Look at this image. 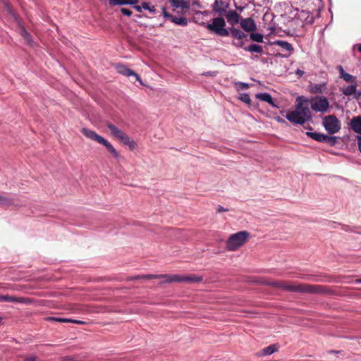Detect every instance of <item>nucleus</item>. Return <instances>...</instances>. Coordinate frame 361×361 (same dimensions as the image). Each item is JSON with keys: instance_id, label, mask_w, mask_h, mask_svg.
Instances as JSON below:
<instances>
[{"instance_id": "nucleus-1", "label": "nucleus", "mask_w": 361, "mask_h": 361, "mask_svg": "<svg viewBox=\"0 0 361 361\" xmlns=\"http://www.w3.org/2000/svg\"><path fill=\"white\" fill-rule=\"evenodd\" d=\"M310 101L304 96L298 97L295 101V109L288 111L286 118L293 124L302 125L312 119L310 109Z\"/></svg>"}, {"instance_id": "nucleus-2", "label": "nucleus", "mask_w": 361, "mask_h": 361, "mask_svg": "<svg viewBox=\"0 0 361 361\" xmlns=\"http://www.w3.org/2000/svg\"><path fill=\"white\" fill-rule=\"evenodd\" d=\"M271 286L299 293L319 294L324 292V288L322 286L307 283L290 284L288 282L280 281L271 283Z\"/></svg>"}, {"instance_id": "nucleus-3", "label": "nucleus", "mask_w": 361, "mask_h": 361, "mask_svg": "<svg viewBox=\"0 0 361 361\" xmlns=\"http://www.w3.org/2000/svg\"><path fill=\"white\" fill-rule=\"evenodd\" d=\"M81 131L86 137L105 146L114 158L118 159L119 157V152L114 146L104 137L98 135L95 131L87 128H82Z\"/></svg>"}, {"instance_id": "nucleus-4", "label": "nucleus", "mask_w": 361, "mask_h": 361, "mask_svg": "<svg viewBox=\"0 0 361 361\" xmlns=\"http://www.w3.org/2000/svg\"><path fill=\"white\" fill-rule=\"evenodd\" d=\"M250 237L247 231H240L231 235L226 242V249L229 251H234L245 243Z\"/></svg>"}, {"instance_id": "nucleus-5", "label": "nucleus", "mask_w": 361, "mask_h": 361, "mask_svg": "<svg viewBox=\"0 0 361 361\" xmlns=\"http://www.w3.org/2000/svg\"><path fill=\"white\" fill-rule=\"evenodd\" d=\"M204 25L212 32L222 37H227L229 35V32L225 28L226 22L221 17L215 18L212 20V23L205 24Z\"/></svg>"}, {"instance_id": "nucleus-6", "label": "nucleus", "mask_w": 361, "mask_h": 361, "mask_svg": "<svg viewBox=\"0 0 361 361\" xmlns=\"http://www.w3.org/2000/svg\"><path fill=\"white\" fill-rule=\"evenodd\" d=\"M322 124L325 130L330 134H335L341 129V122L334 116H326L323 118Z\"/></svg>"}, {"instance_id": "nucleus-7", "label": "nucleus", "mask_w": 361, "mask_h": 361, "mask_svg": "<svg viewBox=\"0 0 361 361\" xmlns=\"http://www.w3.org/2000/svg\"><path fill=\"white\" fill-rule=\"evenodd\" d=\"M310 104L312 109L316 112L326 113L329 109V102L323 96H317L312 98Z\"/></svg>"}, {"instance_id": "nucleus-8", "label": "nucleus", "mask_w": 361, "mask_h": 361, "mask_svg": "<svg viewBox=\"0 0 361 361\" xmlns=\"http://www.w3.org/2000/svg\"><path fill=\"white\" fill-rule=\"evenodd\" d=\"M176 278H179V274H147V275H138L133 276L132 279H163L164 282H178V280H176Z\"/></svg>"}, {"instance_id": "nucleus-9", "label": "nucleus", "mask_w": 361, "mask_h": 361, "mask_svg": "<svg viewBox=\"0 0 361 361\" xmlns=\"http://www.w3.org/2000/svg\"><path fill=\"white\" fill-rule=\"evenodd\" d=\"M0 301L1 302H17L25 305H30L33 302V300L29 298L25 297H16L12 295H0Z\"/></svg>"}, {"instance_id": "nucleus-10", "label": "nucleus", "mask_w": 361, "mask_h": 361, "mask_svg": "<svg viewBox=\"0 0 361 361\" xmlns=\"http://www.w3.org/2000/svg\"><path fill=\"white\" fill-rule=\"evenodd\" d=\"M106 126L110 130L111 134L119 140L121 142L127 139L128 135L111 123L107 122Z\"/></svg>"}, {"instance_id": "nucleus-11", "label": "nucleus", "mask_w": 361, "mask_h": 361, "mask_svg": "<svg viewBox=\"0 0 361 361\" xmlns=\"http://www.w3.org/2000/svg\"><path fill=\"white\" fill-rule=\"evenodd\" d=\"M116 69L118 73H119L120 74H122L127 77L134 76L136 80L139 81L140 84H143L140 77L133 70L128 68L126 66L119 65L117 66Z\"/></svg>"}, {"instance_id": "nucleus-12", "label": "nucleus", "mask_w": 361, "mask_h": 361, "mask_svg": "<svg viewBox=\"0 0 361 361\" xmlns=\"http://www.w3.org/2000/svg\"><path fill=\"white\" fill-rule=\"evenodd\" d=\"M228 8V4L223 1L222 0H215L212 4L213 11L221 16L225 15Z\"/></svg>"}, {"instance_id": "nucleus-13", "label": "nucleus", "mask_w": 361, "mask_h": 361, "mask_svg": "<svg viewBox=\"0 0 361 361\" xmlns=\"http://www.w3.org/2000/svg\"><path fill=\"white\" fill-rule=\"evenodd\" d=\"M176 280H177V279ZM178 282L194 283L202 281L203 278L201 276H197L195 274L179 275V278H178Z\"/></svg>"}, {"instance_id": "nucleus-14", "label": "nucleus", "mask_w": 361, "mask_h": 361, "mask_svg": "<svg viewBox=\"0 0 361 361\" xmlns=\"http://www.w3.org/2000/svg\"><path fill=\"white\" fill-rule=\"evenodd\" d=\"M240 24L246 32H254L256 30V24L252 18H241Z\"/></svg>"}, {"instance_id": "nucleus-15", "label": "nucleus", "mask_w": 361, "mask_h": 361, "mask_svg": "<svg viewBox=\"0 0 361 361\" xmlns=\"http://www.w3.org/2000/svg\"><path fill=\"white\" fill-rule=\"evenodd\" d=\"M225 14L227 22L231 25L234 26L235 25L240 23L241 18L240 16L235 11L231 10L226 12Z\"/></svg>"}, {"instance_id": "nucleus-16", "label": "nucleus", "mask_w": 361, "mask_h": 361, "mask_svg": "<svg viewBox=\"0 0 361 361\" xmlns=\"http://www.w3.org/2000/svg\"><path fill=\"white\" fill-rule=\"evenodd\" d=\"M337 69L339 72L340 78H342L344 81L346 82H350V84L357 82L356 77L346 73L342 66H338Z\"/></svg>"}, {"instance_id": "nucleus-17", "label": "nucleus", "mask_w": 361, "mask_h": 361, "mask_svg": "<svg viewBox=\"0 0 361 361\" xmlns=\"http://www.w3.org/2000/svg\"><path fill=\"white\" fill-rule=\"evenodd\" d=\"M279 350V345L278 344H272L269 345L268 347H266L263 348L262 350L258 352L256 355L257 356H267L270 355Z\"/></svg>"}, {"instance_id": "nucleus-18", "label": "nucleus", "mask_w": 361, "mask_h": 361, "mask_svg": "<svg viewBox=\"0 0 361 361\" xmlns=\"http://www.w3.org/2000/svg\"><path fill=\"white\" fill-rule=\"evenodd\" d=\"M274 44L279 46L282 49L288 51V54L283 56L285 57H288L290 54H292L293 51V47L292 44L286 41L276 40L274 42Z\"/></svg>"}, {"instance_id": "nucleus-19", "label": "nucleus", "mask_w": 361, "mask_h": 361, "mask_svg": "<svg viewBox=\"0 0 361 361\" xmlns=\"http://www.w3.org/2000/svg\"><path fill=\"white\" fill-rule=\"evenodd\" d=\"M256 98L269 103L273 107L279 108V106L274 103L271 94L269 93H258L256 94Z\"/></svg>"}, {"instance_id": "nucleus-20", "label": "nucleus", "mask_w": 361, "mask_h": 361, "mask_svg": "<svg viewBox=\"0 0 361 361\" xmlns=\"http://www.w3.org/2000/svg\"><path fill=\"white\" fill-rule=\"evenodd\" d=\"M350 124L355 133L361 134V116L353 118Z\"/></svg>"}, {"instance_id": "nucleus-21", "label": "nucleus", "mask_w": 361, "mask_h": 361, "mask_svg": "<svg viewBox=\"0 0 361 361\" xmlns=\"http://www.w3.org/2000/svg\"><path fill=\"white\" fill-rule=\"evenodd\" d=\"M341 92L347 97L355 94L357 92V82L351 83L350 85L341 88Z\"/></svg>"}, {"instance_id": "nucleus-22", "label": "nucleus", "mask_w": 361, "mask_h": 361, "mask_svg": "<svg viewBox=\"0 0 361 361\" xmlns=\"http://www.w3.org/2000/svg\"><path fill=\"white\" fill-rule=\"evenodd\" d=\"M47 321H54L58 322H62V323H74L78 324H85L84 322L80 320H75L72 319H67V318H61V317H47Z\"/></svg>"}, {"instance_id": "nucleus-23", "label": "nucleus", "mask_w": 361, "mask_h": 361, "mask_svg": "<svg viewBox=\"0 0 361 361\" xmlns=\"http://www.w3.org/2000/svg\"><path fill=\"white\" fill-rule=\"evenodd\" d=\"M231 35L233 37L241 40L246 37V35L242 30L237 28L231 29Z\"/></svg>"}, {"instance_id": "nucleus-24", "label": "nucleus", "mask_w": 361, "mask_h": 361, "mask_svg": "<svg viewBox=\"0 0 361 361\" xmlns=\"http://www.w3.org/2000/svg\"><path fill=\"white\" fill-rule=\"evenodd\" d=\"M306 135L314 140L322 142L324 141V134L317 132H307Z\"/></svg>"}, {"instance_id": "nucleus-25", "label": "nucleus", "mask_w": 361, "mask_h": 361, "mask_svg": "<svg viewBox=\"0 0 361 361\" xmlns=\"http://www.w3.org/2000/svg\"><path fill=\"white\" fill-rule=\"evenodd\" d=\"M244 49L251 53L255 52L261 54L263 51L262 47L256 44H252L249 47H245Z\"/></svg>"}, {"instance_id": "nucleus-26", "label": "nucleus", "mask_w": 361, "mask_h": 361, "mask_svg": "<svg viewBox=\"0 0 361 361\" xmlns=\"http://www.w3.org/2000/svg\"><path fill=\"white\" fill-rule=\"evenodd\" d=\"M171 22L178 25L185 26L188 25V20L185 17L173 16Z\"/></svg>"}, {"instance_id": "nucleus-27", "label": "nucleus", "mask_w": 361, "mask_h": 361, "mask_svg": "<svg viewBox=\"0 0 361 361\" xmlns=\"http://www.w3.org/2000/svg\"><path fill=\"white\" fill-rule=\"evenodd\" d=\"M13 204V200L11 198L0 193V206H11Z\"/></svg>"}, {"instance_id": "nucleus-28", "label": "nucleus", "mask_w": 361, "mask_h": 361, "mask_svg": "<svg viewBox=\"0 0 361 361\" xmlns=\"http://www.w3.org/2000/svg\"><path fill=\"white\" fill-rule=\"evenodd\" d=\"M337 142V138L335 136H329L325 135L324 137V141L322 142L327 143L330 146H334L336 145Z\"/></svg>"}, {"instance_id": "nucleus-29", "label": "nucleus", "mask_w": 361, "mask_h": 361, "mask_svg": "<svg viewBox=\"0 0 361 361\" xmlns=\"http://www.w3.org/2000/svg\"><path fill=\"white\" fill-rule=\"evenodd\" d=\"M122 143L125 145H128L131 150L136 149L137 146V143L134 140H131L128 135L127 136V139L123 140Z\"/></svg>"}, {"instance_id": "nucleus-30", "label": "nucleus", "mask_w": 361, "mask_h": 361, "mask_svg": "<svg viewBox=\"0 0 361 361\" xmlns=\"http://www.w3.org/2000/svg\"><path fill=\"white\" fill-rule=\"evenodd\" d=\"M250 39L256 42H262L264 37L260 33L252 32L250 35Z\"/></svg>"}, {"instance_id": "nucleus-31", "label": "nucleus", "mask_w": 361, "mask_h": 361, "mask_svg": "<svg viewBox=\"0 0 361 361\" xmlns=\"http://www.w3.org/2000/svg\"><path fill=\"white\" fill-rule=\"evenodd\" d=\"M174 6L176 8H180L182 9H188L189 8V4L183 0L178 1L176 2H174Z\"/></svg>"}, {"instance_id": "nucleus-32", "label": "nucleus", "mask_w": 361, "mask_h": 361, "mask_svg": "<svg viewBox=\"0 0 361 361\" xmlns=\"http://www.w3.org/2000/svg\"><path fill=\"white\" fill-rule=\"evenodd\" d=\"M235 87L237 90H245L249 88L250 85L248 83L243 82H237L235 83Z\"/></svg>"}, {"instance_id": "nucleus-33", "label": "nucleus", "mask_w": 361, "mask_h": 361, "mask_svg": "<svg viewBox=\"0 0 361 361\" xmlns=\"http://www.w3.org/2000/svg\"><path fill=\"white\" fill-rule=\"evenodd\" d=\"M61 361H81V360L79 359L78 355H71V356L61 357Z\"/></svg>"}, {"instance_id": "nucleus-34", "label": "nucleus", "mask_w": 361, "mask_h": 361, "mask_svg": "<svg viewBox=\"0 0 361 361\" xmlns=\"http://www.w3.org/2000/svg\"><path fill=\"white\" fill-rule=\"evenodd\" d=\"M142 4L143 9L148 10L152 13H155L156 9L154 6H150L149 3H146V2H144Z\"/></svg>"}, {"instance_id": "nucleus-35", "label": "nucleus", "mask_w": 361, "mask_h": 361, "mask_svg": "<svg viewBox=\"0 0 361 361\" xmlns=\"http://www.w3.org/2000/svg\"><path fill=\"white\" fill-rule=\"evenodd\" d=\"M21 35L27 43L31 44L30 35L25 29L21 30Z\"/></svg>"}, {"instance_id": "nucleus-36", "label": "nucleus", "mask_w": 361, "mask_h": 361, "mask_svg": "<svg viewBox=\"0 0 361 361\" xmlns=\"http://www.w3.org/2000/svg\"><path fill=\"white\" fill-rule=\"evenodd\" d=\"M240 99L242 102H245V103H246V104H250V102H251V99H250V96H249V94H247V93L242 94L240 96Z\"/></svg>"}, {"instance_id": "nucleus-37", "label": "nucleus", "mask_w": 361, "mask_h": 361, "mask_svg": "<svg viewBox=\"0 0 361 361\" xmlns=\"http://www.w3.org/2000/svg\"><path fill=\"white\" fill-rule=\"evenodd\" d=\"M111 6L126 5V0H109Z\"/></svg>"}, {"instance_id": "nucleus-38", "label": "nucleus", "mask_w": 361, "mask_h": 361, "mask_svg": "<svg viewBox=\"0 0 361 361\" xmlns=\"http://www.w3.org/2000/svg\"><path fill=\"white\" fill-rule=\"evenodd\" d=\"M121 12L123 15L127 16H130L132 15V11H130L129 9L126 8H122L121 9Z\"/></svg>"}, {"instance_id": "nucleus-39", "label": "nucleus", "mask_w": 361, "mask_h": 361, "mask_svg": "<svg viewBox=\"0 0 361 361\" xmlns=\"http://www.w3.org/2000/svg\"><path fill=\"white\" fill-rule=\"evenodd\" d=\"M138 0H126V5H136L138 3Z\"/></svg>"}, {"instance_id": "nucleus-40", "label": "nucleus", "mask_w": 361, "mask_h": 361, "mask_svg": "<svg viewBox=\"0 0 361 361\" xmlns=\"http://www.w3.org/2000/svg\"><path fill=\"white\" fill-rule=\"evenodd\" d=\"M134 8L139 13H141L142 11V4H141L140 6H138V5H135L134 6Z\"/></svg>"}, {"instance_id": "nucleus-41", "label": "nucleus", "mask_w": 361, "mask_h": 361, "mask_svg": "<svg viewBox=\"0 0 361 361\" xmlns=\"http://www.w3.org/2000/svg\"><path fill=\"white\" fill-rule=\"evenodd\" d=\"M216 73L217 72H212V71H209V72H207V73H203L204 75H209V76H216Z\"/></svg>"}, {"instance_id": "nucleus-42", "label": "nucleus", "mask_w": 361, "mask_h": 361, "mask_svg": "<svg viewBox=\"0 0 361 361\" xmlns=\"http://www.w3.org/2000/svg\"><path fill=\"white\" fill-rule=\"evenodd\" d=\"M233 44L237 47H242L244 44V42L243 41H239L238 42H233Z\"/></svg>"}, {"instance_id": "nucleus-43", "label": "nucleus", "mask_w": 361, "mask_h": 361, "mask_svg": "<svg viewBox=\"0 0 361 361\" xmlns=\"http://www.w3.org/2000/svg\"><path fill=\"white\" fill-rule=\"evenodd\" d=\"M163 13H164V16L165 18H168L171 20H172V18H173V16L171 15L170 13H166L164 9Z\"/></svg>"}, {"instance_id": "nucleus-44", "label": "nucleus", "mask_w": 361, "mask_h": 361, "mask_svg": "<svg viewBox=\"0 0 361 361\" xmlns=\"http://www.w3.org/2000/svg\"><path fill=\"white\" fill-rule=\"evenodd\" d=\"M295 73L296 75L298 76V77H302L303 75H304V71L300 70V69H298L296 71H295Z\"/></svg>"}, {"instance_id": "nucleus-45", "label": "nucleus", "mask_w": 361, "mask_h": 361, "mask_svg": "<svg viewBox=\"0 0 361 361\" xmlns=\"http://www.w3.org/2000/svg\"><path fill=\"white\" fill-rule=\"evenodd\" d=\"M4 5H5L6 8L8 12H9L10 13L13 14V11H12L11 6L8 5V4L6 3V2H4Z\"/></svg>"}, {"instance_id": "nucleus-46", "label": "nucleus", "mask_w": 361, "mask_h": 361, "mask_svg": "<svg viewBox=\"0 0 361 361\" xmlns=\"http://www.w3.org/2000/svg\"><path fill=\"white\" fill-rule=\"evenodd\" d=\"M37 359V357L33 355V356H30L29 357H27L24 360V361H35Z\"/></svg>"}, {"instance_id": "nucleus-47", "label": "nucleus", "mask_w": 361, "mask_h": 361, "mask_svg": "<svg viewBox=\"0 0 361 361\" xmlns=\"http://www.w3.org/2000/svg\"><path fill=\"white\" fill-rule=\"evenodd\" d=\"M275 119L279 122V123H286V121L282 118L280 116H277L275 118Z\"/></svg>"}, {"instance_id": "nucleus-48", "label": "nucleus", "mask_w": 361, "mask_h": 361, "mask_svg": "<svg viewBox=\"0 0 361 361\" xmlns=\"http://www.w3.org/2000/svg\"><path fill=\"white\" fill-rule=\"evenodd\" d=\"M226 211H228L227 209H224L223 207H221L220 205L218 207L217 212L220 213V212H226Z\"/></svg>"}, {"instance_id": "nucleus-49", "label": "nucleus", "mask_w": 361, "mask_h": 361, "mask_svg": "<svg viewBox=\"0 0 361 361\" xmlns=\"http://www.w3.org/2000/svg\"><path fill=\"white\" fill-rule=\"evenodd\" d=\"M357 142H358L359 149H360V151L361 152V135L358 136Z\"/></svg>"}, {"instance_id": "nucleus-50", "label": "nucleus", "mask_w": 361, "mask_h": 361, "mask_svg": "<svg viewBox=\"0 0 361 361\" xmlns=\"http://www.w3.org/2000/svg\"><path fill=\"white\" fill-rule=\"evenodd\" d=\"M0 288H11V289H13L15 290L16 288H14L13 286H8L6 287H4V286H2V285L0 283Z\"/></svg>"}, {"instance_id": "nucleus-51", "label": "nucleus", "mask_w": 361, "mask_h": 361, "mask_svg": "<svg viewBox=\"0 0 361 361\" xmlns=\"http://www.w3.org/2000/svg\"><path fill=\"white\" fill-rule=\"evenodd\" d=\"M358 50L361 52V44L358 45Z\"/></svg>"}, {"instance_id": "nucleus-52", "label": "nucleus", "mask_w": 361, "mask_h": 361, "mask_svg": "<svg viewBox=\"0 0 361 361\" xmlns=\"http://www.w3.org/2000/svg\"><path fill=\"white\" fill-rule=\"evenodd\" d=\"M238 9L240 11H243V8L240 7V8H238Z\"/></svg>"}, {"instance_id": "nucleus-53", "label": "nucleus", "mask_w": 361, "mask_h": 361, "mask_svg": "<svg viewBox=\"0 0 361 361\" xmlns=\"http://www.w3.org/2000/svg\"><path fill=\"white\" fill-rule=\"evenodd\" d=\"M357 283H361V279L356 280Z\"/></svg>"}, {"instance_id": "nucleus-54", "label": "nucleus", "mask_w": 361, "mask_h": 361, "mask_svg": "<svg viewBox=\"0 0 361 361\" xmlns=\"http://www.w3.org/2000/svg\"><path fill=\"white\" fill-rule=\"evenodd\" d=\"M358 95H359V96H360V95H361V92H360L358 93Z\"/></svg>"}]
</instances>
